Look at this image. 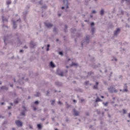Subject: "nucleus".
Wrapping results in <instances>:
<instances>
[{
    "instance_id": "1",
    "label": "nucleus",
    "mask_w": 130,
    "mask_h": 130,
    "mask_svg": "<svg viewBox=\"0 0 130 130\" xmlns=\"http://www.w3.org/2000/svg\"><path fill=\"white\" fill-rule=\"evenodd\" d=\"M90 43V35H87L84 39H83L81 43V46L83 48L84 47V44L85 45H88Z\"/></svg>"
},
{
    "instance_id": "2",
    "label": "nucleus",
    "mask_w": 130,
    "mask_h": 130,
    "mask_svg": "<svg viewBox=\"0 0 130 130\" xmlns=\"http://www.w3.org/2000/svg\"><path fill=\"white\" fill-rule=\"evenodd\" d=\"M11 38H13V35H8L6 36V37H5L4 38V42L5 46H7V45H8L6 41H9V40L11 39Z\"/></svg>"
},
{
    "instance_id": "3",
    "label": "nucleus",
    "mask_w": 130,
    "mask_h": 130,
    "mask_svg": "<svg viewBox=\"0 0 130 130\" xmlns=\"http://www.w3.org/2000/svg\"><path fill=\"white\" fill-rule=\"evenodd\" d=\"M37 47V43L34 42L33 41H31L29 42V47L31 49H34Z\"/></svg>"
},
{
    "instance_id": "4",
    "label": "nucleus",
    "mask_w": 130,
    "mask_h": 130,
    "mask_svg": "<svg viewBox=\"0 0 130 130\" xmlns=\"http://www.w3.org/2000/svg\"><path fill=\"white\" fill-rule=\"evenodd\" d=\"M15 123L18 127H22L23 126V122H22V121L20 120H16L15 121Z\"/></svg>"
},
{
    "instance_id": "5",
    "label": "nucleus",
    "mask_w": 130,
    "mask_h": 130,
    "mask_svg": "<svg viewBox=\"0 0 130 130\" xmlns=\"http://www.w3.org/2000/svg\"><path fill=\"white\" fill-rule=\"evenodd\" d=\"M55 85L58 88H61V87H62V86H63V84H62V82L59 81H55Z\"/></svg>"
},
{
    "instance_id": "6",
    "label": "nucleus",
    "mask_w": 130,
    "mask_h": 130,
    "mask_svg": "<svg viewBox=\"0 0 130 130\" xmlns=\"http://www.w3.org/2000/svg\"><path fill=\"white\" fill-rule=\"evenodd\" d=\"M63 4L64 6H66L67 10L70 8V6H69V5H70V3H69V0H63Z\"/></svg>"
},
{
    "instance_id": "7",
    "label": "nucleus",
    "mask_w": 130,
    "mask_h": 130,
    "mask_svg": "<svg viewBox=\"0 0 130 130\" xmlns=\"http://www.w3.org/2000/svg\"><path fill=\"white\" fill-rule=\"evenodd\" d=\"M121 31L120 28L118 27L116 29V30L114 31V36H117L119 34V32Z\"/></svg>"
},
{
    "instance_id": "8",
    "label": "nucleus",
    "mask_w": 130,
    "mask_h": 130,
    "mask_svg": "<svg viewBox=\"0 0 130 130\" xmlns=\"http://www.w3.org/2000/svg\"><path fill=\"white\" fill-rule=\"evenodd\" d=\"M11 22H12L13 23V27L14 30H16V29L18 28V24H17V22L14 20H12Z\"/></svg>"
},
{
    "instance_id": "9",
    "label": "nucleus",
    "mask_w": 130,
    "mask_h": 130,
    "mask_svg": "<svg viewBox=\"0 0 130 130\" xmlns=\"http://www.w3.org/2000/svg\"><path fill=\"white\" fill-rule=\"evenodd\" d=\"M44 24L45 26L46 27H47V28H48L53 27V24L52 23H48L46 22H44Z\"/></svg>"
},
{
    "instance_id": "10",
    "label": "nucleus",
    "mask_w": 130,
    "mask_h": 130,
    "mask_svg": "<svg viewBox=\"0 0 130 130\" xmlns=\"http://www.w3.org/2000/svg\"><path fill=\"white\" fill-rule=\"evenodd\" d=\"M49 66L50 68H52V69H54V68H55L56 66L55 64H54V63L53 62V61H51L49 63Z\"/></svg>"
},
{
    "instance_id": "11",
    "label": "nucleus",
    "mask_w": 130,
    "mask_h": 130,
    "mask_svg": "<svg viewBox=\"0 0 130 130\" xmlns=\"http://www.w3.org/2000/svg\"><path fill=\"white\" fill-rule=\"evenodd\" d=\"M70 67H75V68H78V67H79V63H76L75 62H72L70 65Z\"/></svg>"
},
{
    "instance_id": "12",
    "label": "nucleus",
    "mask_w": 130,
    "mask_h": 130,
    "mask_svg": "<svg viewBox=\"0 0 130 130\" xmlns=\"http://www.w3.org/2000/svg\"><path fill=\"white\" fill-rule=\"evenodd\" d=\"M74 115V116H79L80 115V113L76 110V109H73Z\"/></svg>"
},
{
    "instance_id": "13",
    "label": "nucleus",
    "mask_w": 130,
    "mask_h": 130,
    "mask_svg": "<svg viewBox=\"0 0 130 130\" xmlns=\"http://www.w3.org/2000/svg\"><path fill=\"white\" fill-rule=\"evenodd\" d=\"M59 70H57L56 74L58 75V76H60V77H63V72L61 71V72L59 73Z\"/></svg>"
},
{
    "instance_id": "14",
    "label": "nucleus",
    "mask_w": 130,
    "mask_h": 130,
    "mask_svg": "<svg viewBox=\"0 0 130 130\" xmlns=\"http://www.w3.org/2000/svg\"><path fill=\"white\" fill-rule=\"evenodd\" d=\"M98 65L92 64L91 67L93 68V69H98V68L101 67V64L100 63H98Z\"/></svg>"
},
{
    "instance_id": "15",
    "label": "nucleus",
    "mask_w": 130,
    "mask_h": 130,
    "mask_svg": "<svg viewBox=\"0 0 130 130\" xmlns=\"http://www.w3.org/2000/svg\"><path fill=\"white\" fill-rule=\"evenodd\" d=\"M37 127L38 130L42 129V127H43L42 124L41 123L37 124Z\"/></svg>"
},
{
    "instance_id": "16",
    "label": "nucleus",
    "mask_w": 130,
    "mask_h": 130,
    "mask_svg": "<svg viewBox=\"0 0 130 130\" xmlns=\"http://www.w3.org/2000/svg\"><path fill=\"white\" fill-rule=\"evenodd\" d=\"M114 89V87H113V86H111L110 87L108 88V90H109V92L110 93H113Z\"/></svg>"
},
{
    "instance_id": "17",
    "label": "nucleus",
    "mask_w": 130,
    "mask_h": 130,
    "mask_svg": "<svg viewBox=\"0 0 130 130\" xmlns=\"http://www.w3.org/2000/svg\"><path fill=\"white\" fill-rule=\"evenodd\" d=\"M1 90H5V91H8V90H9V88L7 87V85H4L1 87Z\"/></svg>"
},
{
    "instance_id": "18",
    "label": "nucleus",
    "mask_w": 130,
    "mask_h": 130,
    "mask_svg": "<svg viewBox=\"0 0 130 130\" xmlns=\"http://www.w3.org/2000/svg\"><path fill=\"white\" fill-rule=\"evenodd\" d=\"M21 100L20 99H19V98H16L14 101V104H18L19 102H20V101Z\"/></svg>"
},
{
    "instance_id": "19",
    "label": "nucleus",
    "mask_w": 130,
    "mask_h": 130,
    "mask_svg": "<svg viewBox=\"0 0 130 130\" xmlns=\"http://www.w3.org/2000/svg\"><path fill=\"white\" fill-rule=\"evenodd\" d=\"M2 19L3 23H5V21H6V22H9V20L7 18H5V16H2Z\"/></svg>"
},
{
    "instance_id": "20",
    "label": "nucleus",
    "mask_w": 130,
    "mask_h": 130,
    "mask_svg": "<svg viewBox=\"0 0 130 130\" xmlns=\"http://www.w3.org/2000/svg\"><path fill=\"white\" fill-rule=\"evenodd\" d=\"M102 101V100L99 98V96H97L96 99H95V103H98V102H101Z\"/></svg>"
},
{
    "instance_id": "21",
    "label": "nucleus",
    "mask_w": 130,
    "mask_h": 130,
    "mask_svg": "<svg viewBox=\"0 0 130 130\" xmlns=\"http://www.w3.org/2000/svg\"><path fill=\"white\" fill-rule=\"evenodd\" d=\"M53 31L55 34H58V30H57V28H56V27L55 26L54 27Z\"/></svg>"
},
{
    "instance_id": "22",
    "label": "nucleus",
    "mask_w": 130,
    "mask_h": 130,
    "mask_svg": "<svg viewBox=\"0 0 130 130\" xmlns=\"http://www.w3.org/2000/svg\"><path fill=\"white\" fill-rule=\"evenodd\" d=\"M104 13H105V11L104 9H102L100 11V15H101V16H104Z\"/></svg>"
},
{
    "instance_id": "23",
    "label": "nucleus",
    "mask_w": 130,
    "mask_h": 130,
    "mask_svg": "<svg viewBox=\"0 0 130 130\" xmlns=\"http://www.w3.org/2000/svg\"><path fill=\"white\" fill-rule=\"evenodd\" d=\"M64 33H68V25L66 24L64 25V28L63 29Z\"/></svg>"
},
{
    "instance_id": "24",
    "label": "nucleus",
    "mask_w": 130,
    "mask_h": 130,
    "mask_svg": "<svg viewBox=\"0 0 130 130\" xmlns=\"http://www.w3.org/2000/svg\"><path fill=\"white\" fill-rule=\"evenodd\" d=\"M12 4V1L9 0V1H7L6 2V5L8 6V8H9V7H10V5H11Z\"/></svg>"
},
{
    "instance_id": "25",
    "label": "nucleus",
    "mask_w": 130,
    "mask_h": 130,
    "mask_svg": "<svg viewBox=\"0 0 130 130\" xmlns=\"http://www.w3.org/2000/svg\"><path fill=\"white\" fill-rule=\"evenodd\" d=\"M71 33L72 34H75V33H76V32H77V29L76 28H71Z\"/></svg>"
},
{
    "instance_id": "26",
    "label": "nucleus",
    "mask_w": 130,
    "mask_h": 130,
    "mask_svg": "<svg viewBox=\"0 0 130 130\" xmlns=\"http://www.w3.org/2000/svg\"><path fill=\"white\" fill-rule=\"evenodd\" d=\"M26 111H22L20 113V116H26V113H25Z\"/></svg>"
},
{
    "instance_id": "27",
    "label": "nucleus",
    "mask_w": 130,
    "mask_h": 130,
    "mask_svg": "<svg viewBox=\"0 0 130 130\" xmlns=\"http://www.w3.org/2000/svg\"><path fill=\"white\" fill-rule=\"evenodd\" d=\"M76 37H77L78 38H79V37H82V34L80 32H77L76 34Z\"/></svg>"
},
{
    "instance_id": "28",
    "label": "nucleus",
    "mask_w": 130,
    "mask_h": 130,
    "mask_svg": "<svg viewBox=\"0 0 130 130\" xmlns=\"http://www.w3.org/2000/svg\"><path fill=\"white\" fill-rule=\"evenodd\" d=\"M75 91H77V92H80V93H83V92L82 88H78L77 89H75Z\"/></svg>"
},
{
    "instance_id": "29",
    "label": "nucleus",
    "mask_w": 130,
    "mask_h": 130,
    "mask_svg": "<svg viewBox=\"0 0 130 130\" xmlns=\"http://www.w3.org/2000/svg\"><path fill=\"white\" fill-rule=\"evenodd\" d=\"M31 107H32V108H33L34 111H36V110H37V108H36V107H35V106H34V105H31Z\"/></svg>"
},
{
    "instance_id": "30",
    "label": "nucleus",
    "mask_w": 130,
    "mask_h": 130,
    "mask_svg": "<svg viewBox=\"0 0 130 130\" xmlns=\"http://www.w3.org/2000/svg\"><path fill=\"white\" fill-rule=\"evenodd\" d=\"M95 27H91V32L92 34H94L95 32Z\"/></svg>"
},
{
    "instance_id": "31",
    "label": "nucleus",
    "mask_w": 130,
    "mask_h": 130,
    "mask_svg": "<svg viewBox=\"0 0 130 130\" xmlns=\"http://www.w3.org/2000/svg\"><path fill=\"white\" fill-rule=\"evenodd\" d=\"M50 44H47V47H46V51H49L50 50Z\"/></svg>"
},
{
    "instance_id": "32",
    "label": "nucleus",
    "mask_w": 130,
    "mask_h": 130,
    "mask_svg": "<svg viewBox=\"0 0 130 130\" xmlns=\"http://www.w3.org/2000/svg\"><path fill=\"white\" fill-rule=\"evenodd\" d=\"M66 108L67 109H69V108H70V107H71V105H69V104H68V102H66Z\"/></svg>"
},
{
    "instance_id": "33",
    "label": "nucleus",
    "mask_w": 130,
    "mask_h": 130,
    "mask_svg": "<svg viewBox=\"0 0 130 130\" xmlns=\"http://www.w3.org/2000/svg\"><path fill=\"white\" fill-rule=\"evenodd\" d=\"M89 83H90V81H89V80L86 81L84 82V85L85 86H88Z\"/></svg>"
},
{
    "instance_id": "34",
    "label": "nucleus",
    "mask_w": 130,
    "mask_h": 130,
    "mask_svg": "<svg viewBox=\"0 0 130 130\" xmlns=\"http://www.w3.org/2000/svg\"><path fill=\"white\" fill-rule=\"evenodd\" d=\"M40 102H39V101L37 100V101H35L34 102V104L35 105H38L39 104Z\"/></svg>"
},
{
    "instance_id": "35",
    "label": "nucleus",
    "mask_w": 130,
    "mask_h": 130,
    "mask_svg": "<svg viewBox=\"0 0 130 130\" xmlns=\"http://www.w3.org/2000/svg\"><path fill=\"white\" fill-rule=\"evenodd\" d=\"M59 55H61V56H63V52L62 51H60L58 52Z\"/></svg>"
},
{
    "instance_id": "36",
    "label": "nucleus",
    "mask_w": 130,
    "mask_h": 130,
    "mask_svg": "<svg viewBox=\"0 0 130 130\" xmlns=\"http://www.w3.org/2000/svg\"><path fill=\"white\" fill-rule=\"evenodd\" d=\"M8 123H9V122H8V121L5 120V121H4L3 122L2 125L5 126V125H6V124H8Z\"/></svg>"
},
{
    "instance_id": "37",
    "label": "nucleus",
    "mask_w": 130,
    "mask_h": 130,
    "mask_svg": "<svg viewBox=\"0 0 130 130\" xmlns=\"http://www.w3.org/2000/svg\"><path fill=\"white\" fill-rule=\"evenodd\" d=\"M90 61L91 62H94V61H95V57H92V58H91L90 59Z\"/></svg>"
},
{
    "instance_id": "38",
    "label": "nucleus",
    "mask_w": 130,
    "mask_h": 130,
    "mask_svg": "<svg viewBox=\"0 0 130 130\" xmlns=\"http://www.w3.org/2000/svg\"><path fill=\"white\" fill-rule=\"evenodd\" d=\"M95 26V23L94 22H91L90 23V27L91 28H93Z\"/></svg>"
},
{
    "instance_id": "39",
    "label": "nucleus",
    "mask_w": 130,
    "mask_h": 130,
    "mask_svg": "<svg viewBox=\"0 0 130 130\" xmlns=\"http://www.w3.org/2000/svg\"><path fill=\"white\" fill-rule=\"evenodd\" d=\"M22 14H23V16H27V14H28V11L26 10L25 12H23Z\"/></svg>"
},
{
    "instance_id": "40",
    "label": "nucleus",
    "mask_w": 130,
    "mask_h": 130,
    "mask_svg": "<svg viewBox=\"0 0 130 130\" xmlns=\"http://www.w3.org/2000/svg\"><path fill=\"white\" fill-rule=\"evenodd\" d=\"M125 2L127 6H130V0H125Z\"/></svg>"
},
{
    "instance_id": "41",
    "label": "nucleus",
    "mask_w": 130,
    "mask_h": 130,
    "mask_svg": "<svg viewBox=\"0 0 130 130\" xmlns=\"http://www.w3.org/2000/svg\"><path fill=\"white\" fill-rule=\"evenodd\" d=\"M95 112H96L97 114H98L99 115H100V114L101 113V112H100V110L98 109L95 110Z\"/></svg>"
},
{
    "instance_id": "42",
    "label": "nucleus",
    "mask_w": 130,
    "mask_h": 130,
    "mask_svg": "<svg viewBox=\"0 0 130 130\" xmlns=\"http://www.w3.org/2000/svg\"><path fill=\"white\" fill-rule=\"evenodd\" d=\"M109 103L108 102H106V103L103 102V105H104V106H106H106H108Z\"/></svg>"
},
{
    "instance_id": "43",
    "label": "nucleus",
    "mask_w": 130,
    "mask_h": 130,
    "mask_svg": "<svg viewBox=\"0 0 130 130\" xmlns=\"http://www.w3.org/2000/svg\"><path fill=\"white\" fill-rule=\"evenodd\" d=\"M3 28H7V29H9V26L8 25H5V23H3V25H2Z\"/></svg>"
},
{
    "instance_id": "44",
    "label": "nucleus",
    "mask_w": 130,
    "mask_h": 130,
    "mask_svg": "<svg viewBox=\"0 0 130 130\" xmlns=\"http://www.w3.org/2000/svg\"><path fill=\"white\" fill-rule=\"evenodd\" d=\"M40 94V92H39V91H37V94H35V96L36 97H39V95Z\"/></svg>"
},
{
    "instance_id": "45",
    "label": "nucleus",
    "mask_w": 130,
    "mask_h": 130,
    "mask_svg": "<svg viewBox=\"0 0 130 130\" xmlns=\"http://www.w3.org/2000/svg\"><path fill=\"white\" fill-rule=\"evenodd\" d=\"M28 126H29V128H30V129H33V125L30 124H28Z\"/></svg>"
},
{
    "instance_id": "46",
    "label": "nucleus",
    "mask_w": 130,
    "mask_h": 130,
    "mask_svg": "<svg viewBox=\"0 0 130 130\" xmlns=\"http://www.w3.org/2000/svg\"><path fill=\"white\" fill-rule=\"evenodd\" d=\"M41 9H44L45 10H46V9H47V6L44 5L42 6Z\"/></svg>"
},
{
    "instance_id": "47",
    "label": "nucleus",
    "mask_w": 130,
    "mask_h": 130,
    "mask_svg": "<svg viewBox=\"0 0 130 130\" xmlns=\"http://www.w3.org/2000/svg\"><path fill=\"white\" fill-rule=\"evenodd\" d=\"M93 89H94V90H98V86L97 85H94L93 87Z\"/></svg>"
},
{
    "instance_id": "48",
    "label": "nucleus",
    "mask_w": 130,
    "mask_h": 130,
    "mask_svg": "<svg viewBox=\"0 0 130 130\" xmlns=\"http://www.w3.org/2000/svg\"><path fill=\"white\" fill-rule=\"evenodd\" d=\"M22 108H23V111H27V108H26L25 106H22Z\"/></svg>"
},
{
    "instance_id": "49",
    "label": "nucleus",
    "mask_w": 130,
    "mask_h": 130,
    "mask_svg": "<svg viewBox=\"0 0 130 130\" xmlns=\"http://www.w3.org/2000/svg\"><path fill=\"white\" fill-rule=\"evenodd\" d=\"M103 83L104 84V85H105L106 86H108V83H107V81L104 80L103 81Z\"/></svg>"
},
{
    "instance_id": "50",
    "label": "nucleus",
    "mask_w": 130,
    "mask_h": 130,
    "mask_svg": "<svg viewBox=\"0 0 130 130\" xmlns=\"http://www.w3.org/2000/svg\"><path fill=\"white\" fill-rule=\"evenodd\" d=\"M33 75H34V76H35V77H38V76L39 75V74H38V73H33Z\"/></svg>"
},
{
    "instance_id": "51",
    "label": "nucleus",
    "mask_w": 130,
    "mask_h": 130,
    "mask_svg": "<svg viewBox=\"0 0 130 130\" xmlns=\"http://www.w3.org/2000/svg\"><path fill=\"white\" fill-rule=\"evenodd\" d=\"M85 6H88L89 5V3H88V1L85 0Z\"/></svg>"
},
{
    "instance_id": "52",
    "label": "nucleus",
    "mask_w": 130,
    "mask_h": 130,
    "mask_svg": "<svg viewBox=\"0 0 130 130\" xmlns=\"http://www.w3.org/2000/svg\"><path fill=\"white\" fill-rule=\"evenodd\" d=\"M54 103H55V100H52L51 105H54Z\"/></svg>"
},
{
    "instance_id": "53",
    "label": "nucleus",
    "mask_w": 130,
    "mask_h": 130,
    "mask_svg": "<svg viewBox=\"0 0 130 130\" xmlns=\"http://www.w3.org/2000/svg\"><path fill=\"white\" fill-rule=\"evenodd\" d=\"M123 92H128V89H127V88H124V89L123 90Z\"/></svg>"
},
{
    "instance_id": "54",
    "label": "nucleus",
    "mask_w": 130,
    "mask_h": 130,
    "mask_svg": "<svg viewBox=\"0 0 130 130\" xmlns=\"http://www.w3.org/2000/svg\"><path fill=\"white\" fill-rule=\"evenodd\" d=\"M50 91L49 90H47L46 96H49V93Z\"/></svg>"
},
{
    "instance_id": "55",
    "label": "nucleus",
    "mask_w": 130,
    "mask_h": 130,
    "mask_svg": "<svg viewBox=\"0 0 130 130\" xmlns=\"http://www.w3.org/2000/svg\"><path fill=\"white\" fill-rule=\"evenodd\" d=\"M47 110H48V109H47V108H45L44 109V113H46V111H47Z\"/></svg>"
},
{
    "instance_id": "56",
    "label": "nucleus",
    "mask_w": 130,
    "mask_h": 130,
    "mask_svg": "<svg viewBox=\"0 0 130 130\" xmlns=\"http://www.w3.org/2000/svg\"><path fill=\"white\" fill-rule=\"evenodd\" d=\"M23 20L25 22L27 20V16H23Z\"/></svg>"
},
{
    "instance_id": "57",
    "label": "nucleus",
    "mask_w": 130,
    "mask_h": 130,
    "mask_svg": "<svg viewBox=\"0 0 130 130\" xmlns=\"http://www.w3.org/2000/svg\"><path fill=\"white\" fill-rule=\"evenodd\" d=\"M87 74L89 76H91V75H92L93 74V72H92V71H90V72H88Z\"/></svg>"
},
{
    "instance_id": "58",
    "label": "nucleus",
    "mask_w": 130,
    "mask_h": 130,
    "mask_svg": "<svg viewBox=\"0 0 130 130\" xmlns=\"http://www.w3.org/2000/svg\"><path fill=\"white\" fill-rule=\"evenodd\" d=\"M129 25H128V24H127V23H126L125 24V27L126 28H129Z\"/></svg>"
},
{
    "instance_id": "59",
    "label": "nucleus",
    "mask_w": 130,
    "mask_h": 130,
    "mask_svg": "<svg viewBox=\"0 0 130 130\" xmlns=\"http://www.w3.org/2000/svg\"><path fill=\"white\" fill-rule=\"evenodd\" d=\"M123 113L124 114H125L126 113V110H125V109H123Z\"/></svg>"
},
{
    "instance_id": "60",
    "label": "nucleus",
    "mask_w": 130,
    "mask_h": 130,
    "mask_svg": "<svg viewBox=\"0 0 130 130\" xmlns=\"http://www.w3.org/2000/svg\"><path fill=\"white\" fill-rule=\"evenodd\" d=\"M96 11L95 10L92 11V14H96Z\"/></svg>"
},
{
    "instance_id": "61",
    "label": "nucleus",
    "mask_w": 130,
    "mask_h": 130,
    "mask_svg": "<svg viewBox=\"0 0 130 130\" xmlns=\"http://www.w3.org/2000/svg\"><path fill=\"white\" fill-rule=\"evenodd\" d=\"M121 15H124V11L123 10H121Z\"/></svg>"
},
{
    "instance_id": "62",
    "label": "nucleus",
    "mask_w": 130,
    "mask_h": 130,
    "mask_svg": "<svg viewBox=\"0 0 130 130\" xmlns=\"http://www.w3.org/2000/svg\"><path fill=\"white\" fill-rule=\"evenodd\" d=\"M114 59H112L111 60H115V61H117V58H115L114 57H113Z\"/></svg>"
},
{
    "instance_id": "63",
    "label": "nucleus",
    "mask_w": 130,
    "mask_h": 130,
    "mask_svg": "<svg viewBox=\"0 0 130 130\" xmlns=\"http://www.w3.org/2000/svg\"><path fill=\"white\" fill-rule=\"evenodd\" d=\"M46 119V118H41V121H44Z\"/></svg>"
},
{
    "instance_id": "64",
    "label": "nucleus",
    "mask_w": 130,
    "mask_h": 130,
    "mask_svg": "<svg viewBox=\"0 0 130 130\" xmlns=\"http://www.w3.org/2000/svg\"><path fill=\"white\" fill-rule=\"evenodd\" d=\"M119 64H124V62H122V61L119 62Z\"/></svg>"
}]
</instances>
